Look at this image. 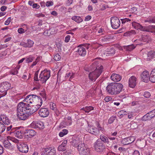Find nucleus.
<instances>
[{
    "mask_svg": "<svg viewBox=\"0 0 155 155\" xmlns=\"http://www.w3.org/2000/svg\"><path fill=\"white\" fill-rule=\"evenodd\" d=\"M68 130L66 129H63L62 131L59 133V135L60 137H62L67 134L68 133Z\"/></svg>",
    "mask_w": 155,
    "mask_h": 155,
    "instance_id": "obj_35",
    "label": "nucleus"
},
{
    "mask_svg": "<svg viewBox=\"0 0 155 155\" xmlns=\"http://www.w3.org/2000/svg\"><path fill=\"white\" fill-rule=\"evenodd\" d=\"M78 150L81 155H87V149L84 144H80L78 146Z\"/></svg>",
    "mask_w": 155,
    "mask_h": 155,
    "instance_id": "obj_15",
    "label": "nucleus"
},
{
    "mask_svg": "<svg viewBox=\"0 0 155 155\" xmlns=\"http://www.w3.org/2000/svg\"><path fill=\"white\" fill-rule=\"evenodd\" d=\"M6 128L4 124L3 123H0V134L2 133Z\"/></svg>",
    "mask_w": 155,
    "mask_h": 155,
    "instance_id": "obj_33",
    "label": "nucleus"
},
{
    "mask_svg": "<svg viewBox=\"0 0 155 155\" xmlns=\"http://www.w3.org/2000/svg\"><path fill=\"white\" fill-rule=\"evenodd\" d=\"M114 118L113 117H111L108 120V123L110 124H111L114 122Z\"/></svg>",
    "mask_w": 155,
    "mask_h": 155,
    "instance_id": "obj_62",
    "label": "nucleus"
},
{
    "mask_svg": "<svg viewBox=\"0 0 155 155\" xmlns=\"http://www.w3.org/2000/svg\"><path fill=\"white\" fill-rule=\"evenodd\" d=\"M135 140L134 137H130L123 139L121 141V143L123 145H127L132 143Z\"/></svg>",
    "mask_w": 155,
    "mask_h": 155,
    "instance_id": "obj_14",
    "label": "nucleus"
},
{
    "mask_svg": "<svg viewBox=\"0 0 155 155\" xmlns=\"http://www.w3.org/2000/svg\"><path fill=\"white\" fill-rule=\"evenodd\" d=\"M115 52L114 49L110 47L104 51V54H106L107 56H112L115 54Z\"/></svg>",
    "mask_w": 155,
    "mask_h": 155,
    "instance_id": "obj_22",
    "label": "nucleus"
},
{
    "mask_svg": "<svg viewBox=\"0 0 155 155\" xmlns=\"http://www.w3.org/2000/svg\"><path fill=\"white\" fill-rule=\"evenodd\" d=\"M53 5V2L51 1H48L46 2V5L47 7L52 6Z\"/></svg>",
    "mask_w": 155,
    "mask_h": 155,
    "instance_id": "obj_53",
    "label": "nucleus"
},
{
    "mask_svg": "<svg viewBox=\"0 0 155 155\" xmlns=\"http://www.w3.org/2000/svg\"><path fill=\"white\" fill-rule=\"evenodd\" d=\"M134 114L132 112H129L128 113V117L129 119H131L134 117Z\"/></svg>",
    "mask_w": 155,
    "mask_h": 155,
    "instance_id": "obj_51",
    "label": "nucleus"
},
{
    "mask_svg": "<svg viewBox=\"0 0 155 155\" xmlns=\"http://www.w3.org/2000/svg\"><path fill=\"white\" fill-rule=\"evenodd\" d=\"M152 118L150 114L148 113L142 117V120L143 121H146L150 120Z\"/></svg>",
    "mask_w": 155,
    "mask_h": 155,
    "instance_id": "obj_29",
    "label": "nucleus"
},
{
    "mask_svg": "<svg viewBox=\"0 0 155 155\" xmlns=\"http://www.w3.org/2000/svg\"><path fill=\"white\" fill-rule=\"evenodd\" d=\"M18 31L20 34H22L25 32L24 30L22 28L18 29Z\"/></svg>",
    "mask_w": 155,
    "mask_h": 155,
    "instance_id": "obj_59",
    "label": "nucleus"
},
{
    "mask_svg": "<svg viewBox=\"0 0 155 155\" xmlns=\"http://www.w3.org/2000/svg\"><path fill=\"white\" fill-rule=\"evenodd\" d=\"M149 81L152 83H155V68L153 69L150 73Z\"/></svg>",
    "mask_w": 155,
    "mask_h": 155,
    "instance_id": "obj_26",
    "label": "nucleus"
},
{
    "mask_svg": "<svg viewBox=\"0 0 155 155\" xmlns=\"http://www.w3.org/2000/svg\"><path fill=\"white\" fill-rule=\"evenodd\" d=\"M136 47V46H135L134 45L132 44L131 45L124 46V48L127 51H131L134 49Z\"/></svg>",
    "mask_w": 155,
    "mask_h": 155,
    "instance_id": "obj_28",
    "label": "nucleus"
},
{
    "mask_svg": "<svg viewBox=\"0 0 155 155\" xmlns=\"http://www.w3.org/2000/svg\"><path fill=\"white\" fill-rule=\"evenodd\" d=\"M110 22L112 28L114 29L118 28L120 26V21L119 19L116 17H112Z\"/></svg>",
    "mask_w": 155,
    "mask_h": 155,
    "instance_id": "obj_9",
    "label": "nucleus"
},
{
    "mask_svg": "<svg viewBox=\"0 0 155 155\" xmlns=\"http://www.w3.org/2000/svg\"><path fill=\"white\" fill-rule=\"evenodd\" d=\"M50 107L51 109L55 110H56V105L55 103L51 102L50 104Z\"/></svg>",
    "mask_w": 155,
    "mask_h": 155,
    "instance_id": "obj_42",
    "label": "nucleus"
},
{
    "mask_svg": "<svg viewBox=\"0 0 155 155\" xmlns=\"http://www.w3.org/2000/svg\"><path fill=\"white\" fill-rule=\"evenodd\" d=\"M88 132L94 135H97L99 134V131H97V129L93 126L90 127L88 128Z\"/></svg>",
    "mask_w": 155,
    "mask_h": 155,
    "instance_id": "obj_23",
    "label": "nucleus"
},
{
    "mask_svg": "<svg viewBox=\"0 0 155 155\" xmlns=\"http://www.w3.org/2000/svg\"><path fill=\"white\" fill-rule=\"evenodd\" d=\"M112 39V37L110 35H107L100 39L103 43H107L110 41Z\"/></svg>",
    "mask_w": 155,
    "mask_h": 155,
    "instance_id": "obj_21",
    "label": "nucleus"
},
{
    "mask_svg": "<svg viewBox=\"0 0 155 155\" xmlns=\"http://www.w3.org/2000/svg\"><path fill=\"white\" fill-rule=\"evenodd\" d=\"M112 99V98L111 97L109 96H107L105 97L104 100L106 102H108L111 101Z\"/></svg>",
    "mask_w": 155,
    "mask_h": 155,
    "instance_id": "obj_57",
    "label": "nucleus"
},
{
    "mask_svg": "<svg viewBox=\"0 0 155 155\" xmlns=\"http://www.w3.org/2000/svg\"><path fill=\"white\" fill-rule=\"evenodd\" d=\"M2 123L5 125H9L11 123V120L9 119L8 117L6 115H2Z\"/></svg>",
    "mask_w": 155,
    "mask_h": 155,
    "instance_id": "obj_24",
    "label": "nucleus"
},
{
    "mask_svg": "<svg viewBox=\"0 0 155 155\" xmlns=\"http://www.w3.org/2000/svg\"><path fill=\"white\" fill-rule=\"evenodd\" d=\"M132 25L134 28L135 29H139L141 31H146L147 28L143 27L139 23L135 21H133L132 23Z\"/></svg>",
    "mask_w": 155,
    "mask_h": 155,
    "instance_id": "obj_16",
    "label": "nucleus"
},
{
    "mask_svg": "<svg viewBox=\"0 0 155 155\" xmlns=\"http://www.w3.org/2000/svg\"><path fill=\"white\" fill-rule=\"evenodd\" d=\"M100 138L101 140V141H103L105 143H108L109 140L108 138L106 137L103 135H101L100 137Z\"/></svg>",
    "mask_w": 155,
    "mask_h": 155,
    "instance_id": "obj_32",
    "label": "nucleus"
},
{
    "mask_svg": "<svg viewBox=\"0 0 155 155\" xmlns=\"http://www.w3.org/2000/svg\"><path fill=\"white\" fill-rule=\"evenodd\" d=\"M38 114L39 115L43 117H48L49 114V111L46 108H42L38 111Z\"/></svg>",
    "mask_w": 155,
    "mask_h": 155,
    "instance_id": "obj_12",
    "label": "nucleus"
},
{
    "mask_svg": "<svg viewBox=\"0 0 155 155\" xmlns=\"http://www.w3.org/2000/svg\"><path fill=\"white\" fill-rule=\"evenodd\" d=\"M11 141H12L14 143H18V144H19V140L14 137L11 138Z\"/></svg>",
    "mask_w": 155,
    "mask_h": 155,
    "instance_id": "obj_54",
    "label": "nucleus"
},
{
    "mask_svg": "<svg viewBox=\"0 0 155 155\" xmlns=\"http://www.w3.org/2000/svg\"><path fill=\"white\" fill-rule=\"evenodd\" d=\"M23 102H26L33 104V107L35 106V108L38 107V109L41 107L42 103V100L41 98L34 94L28 95L23 100Z\"/></svg>",
    "mask_w": 155,
    "mask_h": 155,
    "instance_id": "obj_4",
    "label": "nucleus"
},
{
    "mask_svg": "<svg viewBox=\"0 0 155 155\" xmlns=\"http://www.w3.org/2000/svg\"><path fill=\"white\" fill-rule=\"evenodd\" d=\"M147 31L155 32V26H149L147 27Z\"/></svg>",
    "mask_w": 155,
    "mask_h": 155,
    "instance_id": "obj_30",
    "label": "nucleus"
},
{
    "mask_svg": "<svg viewBox=\"0 0 155 155\" xmlns=\"http://www.w3.org/2000/svg\"><path fill=\"white\" fill-rule=\"evenodd\" d=\"M18 148L19 151L23 153H26L28 150V145L23 143H20L17 144Z\"/></svg>",
    "mask_w": 155,
    "mask_h": 155,
    "instance_id": "obj_11",
    "label": "nucleus"
},
{
    "mask_svg": "<svg viewBox=\"0 0 155 155\" xmlns=\"http://www.w3.org/2000/svg\"><path fill=\"white\" fill-rule=\"evenodd\" d=\"M12 126L10 125L9 127H7V131H9L10 130H11L10 132H11L12 133H13L15 134V131L16 130H19L20 129H16L15 130V129H11L12 128ZM15 135V134H14Z\"/></svg>",
    "mask_w": 155,
    "mask_h": 155,
    "instance_id": "obj_38",
    "label": "nucleus"
},
{
    "mask_svg": "<svg viewBox=\"0 0 155 155\" xmlns=\"http://www.w3.org/2000/svg\"><path fill=\"white\" fill-rule=\"evenodd\" d=\"M94 107L91 106L88 107V115L91 114L94 112Z\"/></svg>",
    "mask_w": 155,
    "mask_h": 155,
    "instance_id": "obj_36",
    "label": "nucleus"
},
{
    "mask_svg": "<svg viewBox=\"0 0 155 155\" xmlns=\"http://www.w3.org/2000/svg\"><path fill=\"white\" fill-rule=\"evenodd\" d=\"M37 127L39 129H43L44 127V125L43 123L41 121H38Z\"/></svg>",
    "mask_w": 155,
    "mask_h": 155,
    "instance_id": "obj_40",
    "label": "nucleus"
},
{
    "mask_svg": "<svg viewBox=\"0 0 155 155\" xmlns=\"http://www.w3.org/2000/svg\"><path fill=\"white\" fill-rule=\"evenodd\" d=\"M110 78L114 82H118L121 80L122 77L121 76L118 74L113 73L110 76Z\"/></svg>",
    "mask_w": 155,
    "mask_h": 155,
    "instance_id": "obj_20",
    "label": "nucleus"
},
{
    "mask_svg": "<svg viewBox=\"0 0 155 155\" xmlns=\"http://www.w3.org/2000/svg\"><path fill=\"white\" fill-rule=\"evenodd\" d=\"M127 113L126 111L123 110H121L118 112V114L119 115L122 116L123 115H126Z\"/></svg>",
    "mask_w": 155,
    "mask_h": 155,
    "instance_id": "obj_45",
    "label": "nucleus"
},
{
    "mask_svg": "<svg viewBox=\"0 0 155 155\" xmlns=\"http://www.w3.org/2000/svg\"><path fill=\"white\" fill-rule=\"evenodd\" d=\"M123 88L121 83H113L109 84L106 89L107 92L111 95H116L120 93Z\"/></svg>",
    "mask_w": 155,
    "mask_h": 155,
    "instance_id": "obj_5",
    "label": "nucleus"
},
{
    "mask_svg": "<svg viewBox=\"0 0 155 155\" xmlns=\"http://www.w3.org/2000/svg\"><path fill=\"white\" fill-rule=\"evenodd\" d=\"M80 45L78 47V50L76 52L78 54L82 56H84L86 54V51L85 49Z\"/></svg>",
    "mask_w": 155,
    "mask_h": 155,
    "instance_id": "obj_18",
    "label": "nucleus"
},
{
    "mask_svg": "<svg viewBox=\"0 0 155 155\" xmlns=\"http://www.w3.org/2000/svg\"><path fill=\"white\" fill-rule=\"evenodd\" d=\"M11 88L10 83L4 82L0 84V92L2 93L1 97H4L7 94V91Z\"/></svg>",
    "mask_w": 155,
    "mask_h": 155,
    "instance_id": "obj_6",
    "label": "nucleus"
},
{
    "mask_svg": "<svg viewBox=\"0 0 155 155\" xmlns=\"http://www.w3.org/2000/svg\"><path fill=\"white\" fill-rule=\"evenodd\" d=\"M38 121H33L31 124V126L33 128H37Z\"/></svg>",
    "mask_w": 155,
    "mask_h": 155,
    "instance_id": "obj_43",
    "label": "nucleus"
},
{
    "mask_svg": "<svg viewBox=\"0 0 155 155\" xmlns=\"http://www.w3.org/2000/svg\"><path fill=\"white\" fill-rule=\"evenodd\" d=\"M137 79L134 76H132L129 79V86L131 88H134L136 84Z\"/></svg>",
    "mask_w": 155,
    "mask_h": 155,
    "instance_id": "obj_17",
    "label": "nucleus"
},
{
    "mask_svg": "<svg viewBox=\"0 0 155 155\" xmlns=\"http://www.w3.org/2000/svg\"><path fill=\"white\" fill-rule=\"evenodd\" d=\"M35 16L36 17H38V18L45 17V15L42 14V13L37 14Z\"/></svg>",
    "mask_w": 155,
    "mask_h": 155,
    "instance_id": "obj_61",
    "label": "nucleus"
},
{
    "mask_svg": "<svg viewBox=\"0 0 155 155\" xmlns=\"http://www.w3.org/2000/svg\"><path fill=\"white\" fill-rule=\"evenodd\" d=\"M32 7L33 8H36V9H38L39 8L40 6L38 5L37 3H34L32 5Z\"/></svg>",
    "mask_w": 155,
    "mask_h": 155,
    "instance_id": "obj_60",
    "label": "nucleus"
},
{
    "mask_svg": "<svg viewBox=\"0 0 155 155\" xmlns=\"http://www.w3.org/2000/svg\"><path fill=\"white\" fill-rule=\"evenodd\" d=\"M97 127V131H99V133H100V131H102L104 130V128L101 127L99 124L98 125Z\"/></svg>",
    "mask_w": 155,
    "mask_h": 155,
    "instance_id": "obj_56",
    "label": "nucleus"
},
{
    "mask_svg": "<svg viewBox=\"0 0 155 155\" xmlns=\"http://www.w3.org/2000/svg\"><path fill=\"white\" fill-rule=\"evenodd\" d=\"M41 155H55L56 153V150L52 147L47 148L41 152Z\"/></svg>",
    "mask_w": 155,
    "mask_h": 155,
    "instance_id": "obj_10",
    "label": "nucleus"
},
{
    "mask_svg": "<svg viewBox=\"0 0 155 155\" xmlns=\"http://www.w3.org/2000/svg\"><path fill=\"white\" fill-rule=\"evenodd\" d=\"M20 67H19L18 68H15L13 70H12L10 71V74L13 75H16L18 73V69H19Z\"/></svg>",
    "mask_w": 155,
    "mask_h": 155,
    "instance_id": "obj_41",
    "label": "nucleus"
},
{
    "mask_svg": "<svg viewBox=\"0 0 155 155\" xmlns=\"http://www.w3.org/2000/svg\"><path fill=\"white\" fill-rule=\"evenodd\" d=\"M33 104L23 102L19 103L17 108V116L21 120H25L28 119L38 109V107H33Z\"/></svg>",
    "mask_w": 155,
    "mask_h": 155,
    "instance_id": "obj_1",
    "label": "nucleus"
},
{
    "mask_svg": "<svg viewBox=\"0 0 155 155\" xmlns=\"http://www.w3.org/2000/svg\"><path fill=\"white\" fill-rule=\"evenodd\" d=\"M70 35H68L65 38V42H68L70 39Z\"/></svg>",
    "mask_w": 155,
    "mask_h": 155,
    "instance_id": "obj_63",
    "label": "nucleus"
},
{
    "mask_svg": "<svg viewBox=\"0 0 155 155\" xmlns=\"http://www.w3.org/2000/svg\"><path fill=\"white\" fill-rule=\"evenodd\" d=\"M122 23V24L125 23L126 22H128L131 21V20L128 18H125L121 19Z\"/></svg>",
    "mask_w": 155,
    "mask_h": 155,
    "instance_id": "obj_50",
    "label": "nucleus"
},
{
    "mask_svg": "<svg viewBox=\"0 0 155 155\" xmlns=\"http://www.w3.org/2000/svg\"><path fill=\"white\" fill-rule=\"evenodd\" d=\"M94 147L95 150L97 152H101L105 149V146L101 141L98 139L94 143Z\"/></svg>",
    "mask_w": 155,
    "mask_h": 155,
    "instance_id": "obj_8",
    "label": "nucleus"
},
{
    "mask_svg": "<svg viewBox=\"0 0 155 155\" xmlns=\"http://www.w3.org/2000/svg\"><path fill=\"white\" fill-rule=\"evenodd\" d=\"M67 141L64 140L61 144L59 145L58 147V150L60 151H62L65 150L66 147Z\"/></svg>",
    "mask_w": 155,
    "mask_h": 155,
    "instance_id": "obj_25",
    "label": "nucleus"
},
{
    "mask_svg": "<svg viewBox=\"0 0 155 155\" xmlns=\"http://www.w3.org/2000/svg\"><path fill=\"white\" fill-rule=\"evenodd\" d=\"M50 30H45L44 32V34L45 36H49L50 35Z\"/></svg>",
    "mask_w": 155,
    "mask_h": 155,
    "instance_id": "obj_58",
    "label": "nucleus"
},
{
    "mask_svg": "<svg viewBox=\"0 0 155 155\" xmlns=\"http://www.w3.org/2000/svg\"><path fill=\"white\" fill-rule=\"evenodd\" d=\"M3 144L4 146L6 149L11 151L14 150V146L12 145L8 140H6L4 141Z\"/></svg>",
    "mask_w": 155,
    "mask_h": 155,
    "instance_id": "obj_19",
    "label": "nucleus"
},
{
    "mask_svg": "<svg viewBox=\"0 0 155 155\" xmlns=\"http://www.w3.org/2000/svg\"><path fill=\"white\" fill-rule=\"evenodd\" d=\"M33 58L31 56H29L26 58V61L27 63H29L32 62L33 60Z\"/></svg>",
    "mask_w": 155,
    "mask_h": 155,
    "instance_id": "obj_47",
    "label": "nucleus"
},
{
    "mask_svg": "<svg viewBox=\"0 0 155 155\" xmlns=\"http://www.w3.org/2000/svg\"><path fill=\"white\" fill-rule=\"evenodd\" d=\"M27 47L30 48L31 47L33 44L34 42L30 40H27Z\"/></svg>",
    "mask_w": 155,
    "mask_h": 155,
    "instance_id": "obj_37",
    "label": "nucleus"
},
{
    "mask_svg": "<svg viewBox=\"0 0 155 155\" xmlns=\"http://www.w3.org/2000/svg\"><path fill=\"white\" fill-rule=\"evenodd\" d=\"M151 94L148 91L145 92L143 94L144 97L146 98H149Z\"/></svg>",
    "mask_w": 155,
    "mask_h": 155,
    "instance_id": "obj_46",
    "label": "nucleus"
},
{
    "mask_svg": "<svg viewBox=\"0 0 155 155\" xmlns=\"http://www.w3.org/2000/svg\"><path fill=\"white\" fill-rule=\"evenodd\" d=\"M133 155H140V154L138 151L135 150L133 153Z\"/></svg>",
    "mask_w": 155,
    "mask_h": 155,
    "instance_id": "obj_64",
    "label": "nucleus"
},
{
    "mask_svg": "<svg viewBox=\"0 0 155 155\" xmlns=\"http://www.w3.org/2000/svg\"><path fill=\"white\" fill-rule=\"evenodd\" d=\"M38 71H36L34 75V80L36 81H39L38 78Z\"/></svg>",
    "mask_w": 155,
    "mask_h": 155,
    "instance_id": "obj_48",
    "label": "nucleus"
},
{
    "mask_svg": "<svg viewBox=\"0 0 155 155\" xmlns=\"http://www.w3.org/2000/svg\"><path fill=\"white\" fill-rule=\"evenodd\" d=\"M145 22H148L149 23H155V17H151L147 18L146 20L145 21Z\"/></svg>",
    "mask_w": 155,
    "mask_h": 155,
    "instance_id": "obj_34",
    "label": "nucleus"
},
{
    "mask_svg": "<svg viewBox=\"0 0 155 155\" xmlns=\"http://www.w3.org/2000/svg\"><path fill=\"white\" fill-rule=\"evenodd\" d=\"M147 59L149 60L155 58V51H150L147 52Z\"/></svg>",
    "mask_w": 155,
    "mask_h": 155,
    "instance_id": "obj_27",
    "label": "nucleus"
},
{
    "mask_svg": "<svg viewBox=\"0 0 155 155\" xmlns=\"http://www.w3.org/2000/svg\"><path fill=\"white\" fill-rule=\"evenodd\" d=\"M149 40V37L147 35H143L142 36V40L144 42H147Z\"/></svg>",
    "mask_w": 155,
    "mask_h": 155,
    "instance_id": "obj_39",
    "label": "nucleus"
},
{
    "mask_svg": "<svg viewBox=\"0 0 155 155\" xmlns=\"http://www.w3.org/2000/svg\"><path fill=\"white\" fill-rule=\"evenodd\" d=\"M11 20V17L8 18L5 22V24L6 25H8L10 22Z\"/></svg>",
    "mask_w": 155,
    "mask_h": 155,
    "instance_id": "obj_55",
    "label": "nucleus"
},
{
    "mask_svg": "<svg viewBox=\"0 0 155 155\" xmlns=\"http://www.w3.org/2000/svg\"><path fill=\"white\" fill-rule=\"evenodd\" d=\"M94 61L91 65V68L96 69L93 71L91 72L89 74V78L90 80L92 82L95 81L96 79L100 76L101 74L103 67L100 64V61L97 59L94 60Z\"/></svg>",
    "mask_w": 155,
    "mask_h": 155,
    "instance_id": "obj_2",
    "label": "nucleus"
},
{
    "mask_svg": "<svg viewBox=\"0 0 155 155\" xmlns=\"http://www.w3.org/2000/svg\"><path fill=\"white\" fill-rule=\"evenodd\" d=\"M88 92L91 95L95 94L96 93V88H91L89 91Z\"/></svg>",
    "mask_w": 155,
    "mask_h": 155,
    "instance_id": "obj_44",
    "label": "nucleus"
},
{
    "mask_svg": "<svg viewBox=\"0 0 155 155\" xmlns=\"http://www.w3.org/2000/svg\"><path fill=\"white\" fill-rule=\"evenodd\" d=\"M60 58L61 56L60 55L58 54H57L54 56V59L55 61H59L60 59Z\"/></svg>",
    "mask_w": 155,
    "mask_h": 155,
    "instance_id": "obj_49",
    "label": "nucleus"
},
{
    "mask_svg": "<svg viewBox=\"0 0 155 155\" xmlns=\"http://www.w3.org/2000/svg\"><path fill=\"white\" fill-rule=\"evenodd\" d=\"M150 114L152 117H153L155 116V109L153 110L148 113Z\"/></svg>",
    "mask_w": 155,
    "mask_h": 155,
    "instance_id": "obj_52",
    "label": "nucleus"
},
{
    "mask_svg": "<svg viewBox=\"0 0 155 155\" xmlns=\"http://www.w3.org/2000/svg\"><path fill=\"white\" fill-rule=\"evenodd\" d=\"M50 71L45 69L41 72L39 80L42 81V83H45L51 76Z\"/></svg>",
    "mask_w": 155,
    "mask_h": 155,
    "instance_id": "obj_7",
    "label": "nucleus"
},
{
    "mask_svg": "<svg viewBox=\"0 0 155 155\" xmlns=\"http://www.w3.org/2000/svg\"><path fill=\"white\" fill-rule=\"evenodd\" d=\"M150 74L149 72L147 71H143L141 74V81L147 83L149 80Z\"/></svg>",
    "mask_w": 155,
    "mask_h": 155,
    "instance_id": "obj_13",
    "label": "nucleus"
},
{
    "mask_svg": "<svg viewBox=\"0 0 155 155\" xmlns=\"http://www.w3.org/2000/svg\"><path fill=\"white\" fill-rule=\"evenodd\" d=\"M71 19L72 20L78 23L81 22L83 21L81 18L78 16H74Z\"/></svg>",
    "mask_w": 155,
    "mask_h": 155,
    "instance_id": "obj_31",
    "label": "nucleus"
},
{
    "mask_svg": "<svg viewBox=\"0 0 155 155\" xmlns=\"http://www.w3.org/2000/svg\"><path fill=\"white\" fill-rule=\"evenodd\" d=\"M19 130H16L14 132L15 134V136L18 138L21 139L23 136L25 135V138L28 139L29 138H31L36 134L35 131L32 129H25L23 127H20Z\"/></svg>",
    "mask_w": 155,
    "mask_h": 155,
    "instance_id": "obj_3",
    "label": "nucleus"
}]
</instances>
